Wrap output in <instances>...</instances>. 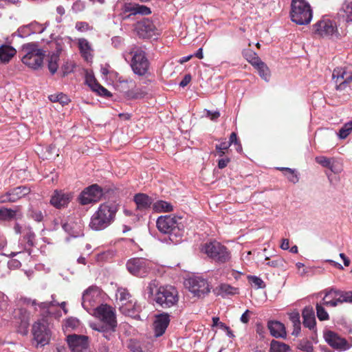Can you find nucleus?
Here are the masks:
<instances>
[{"instance_id": "obj_29", "label": "nucleus", "mask_w": 352, "mask_h": 352, "mask_svg": "<svg viewBox=\"0 0 352 352\" xmlns=\"http://www.w3.org/2000/svg\"><path fill=\"white\" fill-rule=\"evenodd\" d=\"M302 316L303 325L311 330L315 329L316 321L313 308L311 307H305L302 310Z\"/></svg>"}, {"instance_id": "obj_44", "label": "nucleus", "mask_w": 352, "mask_h": 352, "mask_svg": "<svg viewBox=\"0 0 352 352\" xmlns=\"http://www.w3.org/2000/svg\"><path fill=\"white\" fill-rule=\"evenodd\" d=\"M16 211L6 208H0V221H6L13 219L16 215Z\"/></svg>"}, {"instance_id": "obj_16", "label": "nucleus", "mask_w": 352, "mask_h": 352, "mask_svg": "<svg viewBox=\"0 0 352 352\" xmlns=\"http://www.w3.org/2000/svg\"><path fill=\"white\" fill-rule=\"evenodd\" d=\"M30 189L26 186H18L0 197L1 203L15 202L21 197L28 195Z\"/></svg>"}, {"instance_id": "obj_53", "label": "nucleus", "mask_w": 352, "mask_h": 352, "mask_svg": "<svg viewBox=\"0 0 352 352\" xmlns=\"http://www.w3.org/2000/svg\"><path fill=\"white\" fill-rule=\"evenodd\" d=\"M340 300V304L344 302L352 303V291L341 290Z\"/></svg>"}, {"instance_id": "obj_49", "label": "nucleus", "mask_w": 352, "mask_h": 352, "mask_svg": "<svg viewBox=\"0 0 352 352\" xmlns=\"http://www.w3.org/2000/svg\"><path fill=\"white\" fill-rule=\"evenodd\" d=\"M352 131V121H349L344 124L340 129L339 136L341 139L346 138Z\"/></svg>"}, {"instance_id": "obj_10", "label": "nucleus", "mask_w": 352, "mask_h": 352, "mask_svg": "<svg viewBox=\"0 0 352 352\" xmlns=\"http://www.w3.org/2000/svg\"><path fill=\"white\" fill-rule=\"evenodd\" d=\"M32 333L34 340L37 343V346H43L49 343L50 333L47 327L46 321L44 319L42 320H38L33 324Z\"/></svg>"}, {"instance_id": "obj_15", "label": "nucleus", "mask_w": 352, "mask_h": 352, "mask_svg": "<svg viewBox=\"0 0 352 352\" xmlns=\"http://www.w3.org/2000/svg\"><path fill=\"white\" fill-rule=\"evenodd\" d=\"M66 340L72 352H82L88 346V337L86 336L69 335Z\"/></svg>"}, {"instance_id": "obj_45", "label": "nucleus", "mask_w": 352, "mask_h": 352, "mask_svg": "<svg viewBox=\"0 0 352 352\" xmlns=\"http://www.w3.org/2000/svg\"><path fill=\"white\" fill-rule=\"evenodd\" d=\"M265 261H267L266 265L274 268H283L285 267V261L281 257H276V258L270 261L269 257L265 258Z\"/></svg>"}, {"instance_id": "obj_63", "label": "nucleus", "mask_w": 352, "mask_h": 352, "mask_svg": "<svg viewBox=\"0 0 352 352\" xmlns=\"http://www.w3.org/2000/svg\"><path fill=\"white\" fill-rule=\"evenodd\" d=\"M191 80V76L190 74L185 75L182 81L179 82V86L184 87H186Z\"/></svg>"}, {"instance_id": "obj_48", "label": "nucleus", "mask_w": 352, "mask_h": 352, "mask_svg": "<svg viewBox=\"0 0 352 352\" xmlns=\"http://www.w3.org/2000/svg\"><path fill=\"white\" fill-rule=\"evenodd\" d=\"M316 162L322 166L323 167L329 168L331 171H333V164L331 160L324 156L316 157L315 159Z\"/></svg>"}, {"instance_id": "obj_62", "label": "nucleus", "mask_w": 352, "mask_h": 352, "mask_svg": "<svg viewBox=\"0 0 352 352\" xmlns=\"http://www.w3.org/2000/svg\"><path fill=\"white\" fill-rule=\"evenodd\" d=\"M250 311L248 309H247L242 314V316H241V318H240V320H241V322H243L244 324L248 323V322L250 320Z\"/></svg>"}, {"instance_id": "obj_41", "label": "nucleus", "mask_w": 352, "mask_h": 352, "mask_svg": "<svg viewBox=\"0 0 352 352\" xmlns=\"http://www.w3.org/2000/svg\"><path fill=\"white\" fill-rule=\"evenodd\" d=\"M289 320L293 324L294 331L292 335L298 336L300 331V320L298 312H292L289 314Z\"/></svg>"}, {"instance_id": "obj_34", "label": "nucleus", "mask_w": 352, "mask_h": 352, "mask_svg": "<svg viewBox=\"0 0 352 352\" xmlns=\"http://www.w3.org/2000/svg\"><path fill=\"white\" fill-rule=\"evenodd\" d=\"M117 297L120 302V306L132 304L134 301L131 294L125 288H119L117 291Z\"/></svg>"}, {"instance_id": "obj_19", "label": "nucleus", "mask_w": 352, "mask_h": 352, "mask_svg": "<svg viewBox=\"0 0 352 352\" xmlns=\"http://www.w3.org/2000/svg\"><path fill=\"white\" fill-rule=\"evenodd\" d=\"M324 293V296L322 298V305L330 307H336L340 305L341 290L329 288L325 289Z\"/></svg>"}, {"instance_id": "obj_17", "label": "nucleus", "mask_w": 352, "mask_h": 352, "mask_svg": "<svg viewBox=\"0 0 352 352\" xmlns=\"http://www.w3.org/2000/svg\"><path fill=\"white\" fill-rule=\"evenodd\" d=\"M63 229L71 236L78 237L83 234L82 223L80 220L75 221L73 218H68L62 222Z\"/></svg>"}, {"instance_id": "obj_23", "label": "nucleus", "mask_w": 352, "mask_h": 352, "mask_svg": "<svg viewBox=\"0 0 352 352\" xmlns=\"http://www.w3.org/2000/svg\"><path fill=\"white\" fill-rule=\"evenodd\" d=\"M133 201L135 203L136 209L140 211H146L153 204V199L144 193L135 194Z\"/></svg>"}, {"instance_id": "obj_52", "label": "nucleus", "mask_w": 352, "mask_h": 352, "mask_svg": "<svg viewBox=\"0 0 352 352\" xmlns=\"http://www.w3.org/2000/svg\"><path fill=\"white\" fill-rule=\"evenodd\" d=\"M58 57L57 56H52L48 63V69L52 74H54L58 69L57 60Z\"/></svg>"}, {"instance_id": "obj_55", "label": "nucleus", "mask_w": 352, "mask_h": 352, "mask_svg": "<svg viewBox=\"0 0 352 352\" xmlns=\"http://www.w3.org/2000/svg\"><path fill=\"white\" fill-rule=\"evenodd\" d=\"M299 349L305 352H313L314 351V346H313L312 344L309 342L301 343L299 346Z\"/></svg>"}, {"instance_id": "obj_58", "label": "nucleus", "mask_w": 352, "mask_h": 352, "mask_svg": "<svg viewBox=\"0 0 352 352\" xmlns=\"http://www.w3.org/2000/svg\"><path fill=\"white\" fill-rule=\"evenodd\" d=\"M227 143H230V146L232 144L238 145L239 147H240V148L241 149V146L240 142H239V141L237 139V135H236V133L235 132H232L230 134L229 142H227Z\"/></svg>"}, {"instance_id": "obj_56", "label": "nucleus", "mask_w": 352, "mask_h": 352, "mask_svg": "<svg viewBox=\"0 0 352 352\" xmlns=\"http://www.w3.org/2000/svg\"><path fill=\"white\" fill-rule=\"evenodd\" d=\"M32 217L36 221L40 222L43 219V214L41 210H33L31 214Z\"/></svg>"}, {"instance_id": "obj_2", "label": "nucleus", "mask_w": 352, "mask_h": 352, "mask_svg": "<svg viewBox=\"0 0 352 352\" xmlns=\"http://www.w3.org/2000/svg\"><path fill=\"white\" fill-rule=\"evenodd\" d=\"M19 54L22 63L30 69L36 70L43 65L44 52L35 43L23 44Z\"/></svg>"}, {"instance_id": "obj_43", "label": "nucleus", "mask_w": 352, "mask_h": 352, "mask_svg": "<svg viewBox=\"0 0 352 352\" xmlns=\"http://www.w3.org/2000/svg\"><path fill=\"white\" fill-rule=\"evenodd\" d=\"M23 239L26 241L25 250L28 252L29 254H30L31 248L34 245L35 234L33 232L29 230L24 235Z\"/></svg>"}, {"instance_id": "obj_39", "label": "nucleus", "mask_w": 352, "mask_h": 352, "mask_svg": "<svg viewBox=\"0 0 352 352\" xmlns=\"http://www.w3.org/2000/svg\"><path fill=\"white\" fill-rule=\"evenodd\" d=\"M153 208L156 212H171L173 210V206L168 202L159 200L153 204Z\"/></svg>"}, {"instance_id": "obj_57", "label": "nucleus", "mask_w": 352, "mask_h": 352, "mask_svg": "<svg viewBox=\"0 0 352 352\" xmlns=\"http://www.w3.org/2000/svg\"><path fill=\"white\" fill-rule=\"evenodd\" d=\"M206 116L211 120L214 121L219 118L220 113L218 111H211L210 110H206Z\"/></svg>"}, {"instance_id": "obj_22", "label": "nucleus", "mask_w": 352, "mask_h": 352, "mask_svg": "<svg viewBox=\"0 0 352 352\" xmlns=\"http://www.w3.org/2000/svg\"><path fill=\"white\" fill-rule=\"evenodd\" d=\"M137 30L140 36L151 37L155 35L156 28L151 21L149 19H144L138 23Z\"/></svg>"}, {"instance_id": "obj_6", "label": "nucleus", "mask_w": 352, "mask_h": 352, "mask_svg": "<svg viewBox=\"0 0 352 352\" xmlns=\"http://www.w3.org/2000/svg\"><path fill=\"white\" fill-rule=\"evenodd\" d=\"M155 300L163 308H169L178 301V292L172 286L160 287L155 294Z\"/></svg>"}, {"instance_id": "obj_27", "label": "nucleus", "mask_w": 352, "mask_h": 352, "mask_svg": "<svg viewBox=\"0 0 352 352\" xmlns=\"http://www.w3.org/2000/svg\"><path fill=\"white\" fill-rule=\"evenodd\" d=\"M267 327L270 330V334L276 338H285L287 336V332L285 325L278 321H269Z\"/></svg>"}, {"instance_id": "obj_38", "label": "nucleus", "mask_w": 352, "mask_h": 352, "mask_svg": "<svg viewBox=\"0 0 352 352\" xmlns=\"http://www.w3.org/2000/svg\"><path fill=\"white\" fill-rule=\"evenodd\" d=\"M98 294V291L96 287H90L87 289H86L82 295V306L85 307L87 303L89 304V305H91V302L93 300V298L94 296V294Z\"/></svg>"}, {"instance_id": "obj_14", "label": "nucleus", "mask_w": 352, "mask_h": 352, "mask_svg": "<svg viewBox=\"0 0 352 352\" xmlns=\"http://www.w3.org/2000/svg\"><path fill=\"white\" fill-rule=\"evenodd\" d=\"M94 315L101 322L102 324H117L116 314L113 309L107 305H101L94 310Z\"/></svg>"}, {"instance_id": "obj_12", "label": "nucleus", "mask_w": 352, "mask_h": 352, "mask_svg": "<svg viewBox=\"0 0 352 352\" xmlns=\"http://www.w3.org/2000/svg\"><path fill=\"white\" fill-rule=\"evenodd\" d=\"M103 195L102 188L98 184H92L85 188L79 195V202L87 205L98 201Z\"/></svg>"}, {"instance_id": "obj_33", "label": "nucleus", "mask_w": 352, "mask_h": 352, "mask_svg": "<svg viewBox=\"0 0 352 352\" xmlns=\"http://www.w3.org/2000/svg\"><path fill=\"white\" fill-rule=\"evenodd\" d=\"M338 14L346 23L352 22V0L345 1Z\"/></svg>"}, {"instance_id": "obj_1", "label": "nucleus", "mask_w": 352, "mask_h": 352, "mask_svg": "<svg viewBox=\"0 0 352 352\" xmlns=\"http://www.w3.org/2000/svg\"><path fill=\"white\" fill-rule=\"evenodd\" d=\"M118 208L115 203L106 202L100 204L91 218L90 228L98 231L109 226L114 221Z\"/></svg>"}, {"instance_id": "obj_64", "label": "nucleus", "mask_w": 352, "mask_h": 352, "mask_svg": "<svg viewBox=\"0 0 352 352\" xmlns=\"http://www.w3.org/2000/svg\"><path fill=\"white\" fill-rule=\"evenodd\" d=\"M280 248L286 250L289 248V241L287 239H283L280 245Z\"/></svg>"}, {"instance_id": "obj_36", "label": "nucleus", "mask_w": 352, "mask_h": 352, "mask_svg": "<svg viewBox=\"0 0 352 352\" xmlns=\"http://www.w3.org/2000/svg\"><path fill=\"white\" fill-rule=\"evenodd\" d=\"M254 67L258 71L261 78L266 82L270 80L271 72L267 65L263 61L261 60Z\"/></svg>"}, {"instance_id": "obj_7", "label": "nucleus", "mask_w": 352, "mask_h": 352, "mask_svg": "<svg viewBox=\"0 0 352 352\" xmlns=\"http://www.w3.org/2000/svg\"><path fill=\"white\" fill-rule=\"evenodd\" d=\"M313 32L319 37L331 38L339 35L338 27L333 21L322 18L313 25Z\"/></svg>"}, {"instance_id": "obj_8", "label": "nucleus", "mask_w": 352, "mask_h": 352, "mask_svg": "<svg viewBox=\"0 0 352 352\" xmlns=\"http://www.w3.org/2000/svg\"><path fill=\"white\" fill-rule=\"evenodd\" d=\"M185 285L194 296L199 298L204 297L210 292L211 287L208 282L201 277L190 278L186 281Z\"/></svg>"}, {"instance_id": "obj_28", "label": "nucleus", "mask_w": 352, "mask_h": 352, "mask_svg": "<svg viewBox=\"0 0 352 352\" xmlns=\"http://www.w3.org/2000/svg\"><path fill=\"white\" fill-rule=\"evenodd\" d=\"M216 296H220L226 298L230 296H234L239 293L238 287H233L227 283H221L213 290Z\"/></svg>"}, {"instance_id": "obj_42", "label": "nucleus", "mask_w": 352, "mask_h": 352, "mask_svg": "<svg viewBox=\"0 0 352 352\" xmlns=\"http://www.w3.org/2000/svg\"><path fill=\"white\" fill-rule=\"evenodd\" d=\"M278 169L283 173L284 175L289 182L293 184H296L298 182L299 179L294 169L285 167L278 168Z\"/></svg>"}, {"instance_id": "obj_61", "label": "nucleus", "mask_w": 352, "mask_h": 352, "mask_svg": "<svg viewBox=\"0 0 352 352\" xmlns=\"http://www.w3.org/2000/svg\"><path fill=\"white\" fill-rule=\"evenodd\" d=\"M230 162V158H223L218 161V167L220 169L224 168L227 166L228 164Z\"/></svg>"}, {"instance_id": "obj_11", "label": "nucleus", "mask_w": 352, "mask_h": 352, "mask_svg": "<svg viewBox=\"0 0 352 352\" xmlns=\"http://www.w3.org/2000/svg\"><path fill=\"white\" fill-rule=\"evenodd\" d=\"M131 66L135 74L144 76L148 72L149 62L146 56V53L142 50H137L133 52Z\"/></svg>"}, {"instance_id": "obj_50", "label": "nucleus", "mask_w": 352, "mask_h": 352, "mask_svg": "<svg viewBox=\"0 0 352 352\" xmlns=\"http://www.w3.org/2000/svg\"><path fill=\"white\" fill-rule=\"evenodd\" d=\"M230 146V143H227V142H223L219 144H217L215 146L217 155L219 157H223Z\"/></svg>"}, {"instance_id": "obj_40", "label": "nucleus", "mask_w": 352, "mask_h": 352, "mask_svg": "<svg viewBox=\"0 0 352 352\" xmlns=\"http://www.w3.org/2000/svg\"><path fill=\"white\" fill-rule=\"evenodd\" d=\"M290 351L289 345L273 340L270 344V352H288Z\"/></svg>"}, {"instance_id": "obj_32", "label": "nucleus", "mask_w": 352, "mask_h": 352, "mask_svg": "<svg viewBox=\"0 0 352 352\" xmlns=\"http://www.w3.org/2000/svg\"><path fill=\"white\" fill-rule=\"evenodd\" d=\"M16 54V50L8 45L0 46V60L2 63H7Z\"/></svg>"}, {"instance_id": "obj_13", "label": "nucleus", "mask_w": 352, "mask_h": 352, "mask_svg": "<svg viewBox=\"0 0 352 352\" xmlns=\"http://www.w3.org/2000/svg\"><path fill=\"white\" fill-rule=\"evenodd\" d=\"M151 263L143 258H133L126 263L128 271L138 276H144L151 270Z\"/></svg>"}, {"instance_id": "obj_9", "label": "nucleus", "mask_w": 352, "mask_h": 352, "mask_svg": "<svg viewBox=\"0 0 352 352\" xmlns=\"http://www.w3.org/2000/svg\"><path fill=\"white\" fill-rule=\"evenodd\" d=\"M332 82L336 91L345 90L352 82V72L344 67L335 68L332 73Z\"/></svg>"}, {"instance_id": "obj_59", "label": "nucleus", "mask_w": 352, "mask_h": 352, "mask_svg": "<svg viewBox=\"0 0 352 352\" xmlns=\"http://www.w3.org/2000/svg\"><path fill=\"white\" fill-rule=\"evenodd\" d=\"M76 28L81 32L89 30V24L86 22L79 21L76 23Z\"/></svg>"}, {"instance_id": "obj_51", "label": "nucleus", "mask_w": 352, "mask_h": 352, "mask_svg": "<svg viewBox=\"0 0 352 352\" xmlns=\"http://www.w3.org/2000/svg\"><path fill=\"white\" fill-rule=\"evenodd\" d=\"M79 320L74 318H69L65 320V328L66 330L75 329L79 326Z\"/></svg>"}, {"instance_id": "obj_37", "label": "nucleus", "mask_w": 352, "mask_h": 352, "mask_svg": "<svg viewBox=\"0 0 352 352\" xmlns=\"http://www.w3.org/2000/svg\"><path fill=\"white\" fill-rule=\"evenodd\" d=\"M79 49L82 56L88 60L91 57V48L89 43L85 38H80L78 41Z\"/></svg>"}, {"instance_id": "obj_47", "label": "nucleus", "mask_w": 352, "mask_h": 352, "mask_svg": "<svg viewBox=\"0 0 352 352\" xmlns=\"http://www.w3.org/2000/svg\"><path fill=\"white\" fill-rule=\"evenodd\" d=\"M16 316H21V325L24 327L25 329H27L29 322H28V314L27 311L25 309L21 308L17 310V311L15 312Z\"/></svg>"}, {"instance_id": "obj_35", "label": "nucleus", "mask_w": 352, "mask_h": 352, "mask_svg": "<svg viewBox=\"0 0 352 352\" xmlns=\"http://www.w3.org/2000/svg\"><path fill=\"white\" fill-rule=\"evenodd\" d=\"M243 56L253 67L261 61L257 54L251 49H245L243 51Z\"/></svg>"}, {"instance_id": "obj_26", "label": "nucleus", "mask_w": 352, "mask_h": 352, "mask_svg": "<svg viewBox=\"0 0 352 352\" xmlns=\"http://www.w3.org/2000/svg\"><path fill=\"white\" fill-rule=\"evenodd\" d=\"M91 328L101 333L102 336L107 340L114 338V333L117 324H92Z\"/></svg>"}, {"instance_id": "obj_24", "label": "nucleus", "mask_w": 352, "mask_h": 352, "mask_svg": "<svg viewBox=\"0 0 352 352\" xmlns=\"http://www.w3.org/2000/svg\"><path fill=\"white\" fill-rule=\"evenodd\" d=\"M123 85H127L128 87H131V89L124 91V96L129 99H138L141 98L144 96V93L142 91V89L139 88H135V83L132 80H126L122 82Z\"/></svg>"}, {"instance_id": "obj_3", "label": "nucleus", "mask_w": 352, "mask_h": 352, "mask_svg": "<svg viewBox=\"0 0 352 352\" xmlns=\"http://www.w3.org/2000/svg\"><path fill=\"white\" fill-rule=\"evenodd\" d=\"M181 219V217L175 215L161 216L157 220V228L160 232L170 234L171 241L175 240L177 242V238L181 237L183 233L182 225L179 222Z\"/></svg>"}, {"instance_id": "obj_31", "label": "nucleus", "mask_w": 352, "mask_h": 352, "mask_svg": "<svg viewBox=\"0 0 352 352\" xmlns=\"http://www.w3.org/2000/svg\"><path fill=\"white\" fill-rule=\"evenodd\" d=\"M120 311L126 316H130L133 318H140V312L141 310L140 306L135 300L133 301L132 304L128 305L120 306Z\"/></svg>"}, {"instance_id": "obj_4", "label": "nucleus", "mask_w": 352, "mask_h": 352, "mask_svg": "<svg viewBox=\"0 0 352 352\" xmlns=\"http://www.w3.org/2000/svg\"><path fill=\"white\" fill-rule=\"evenodd\" d=\"M290 12L292 21L298 25L309 24L312 19V10L305 0H292Z\"/></svg>"}, {"instance_id": "obj_60", "label": "nucleus", "mask_w": 352, "mask_h": 352, "mask_svg": "<svg viewBox=\"0 0 352 352\" xmlns=\"http://www.w3.org/2000/svg\"><path fill=\"white\" fill-rule=\"evenodd\" d=\"M69 101L70 100L67 95L63 93L58 94V102L64 105L68 104Z\"/></svg>"}, {"instance_id": "obj_25", "label": "nucleus", "mask_w": 352, "mask_h": 352, "mask_svg": "<svg viewBox=\"0 0 352 352\" xmlns=\"http://www.w3.org/2000/svg\"><path fill=\"white\" fill-rule=\"evenodd\" d=\"M86 83L94 91L96 92L99 96L105 97L111 96L110 91H109L106 88L99 84L93 76H86Z\"/></svg>"}, {"instance_id": "obj_30", "label": "nucleus", "mask_w": 352, "mask_h": 352, "mask_svg": "<svg viewBox=\"0 0 352 352\" xmlns=\"http://www.w3.org/2000/svg\"><path fill=\"white\" fill-rule=\"evenodd\" d=\"M122 9L124 12H129L131 14L134 15L137 14L148 15L151 13L149 8L135 3H124Z\"/></svg>"}, {"instance_id": "obj_46", "label": "nucleus", "mask_w": 352, "mask_h": 352, "mask_svg": "<svg viewBox=\"0 0 352 352\" xmlns=\"http://www.w3.org/2000/svg\"><path fill=\"white\" fill-rule=\"evenodd\" d=\"M324 305H322V302L321 303H317L316 305V314L318 318L321 320H327L329 318V316L325 309L324 308Z\"/></svg>"}, {"instance_id": "obj_20", "label": "nucleus", "mask_w": 352, "mask_h": 352, "mask_svg": "<svg viewBox=\"0 0 352 352\" xmlns=\"http://www.w3.org/2000/svg\"><path fill=\"white\" fill-rule=\"evenodd\" d=\"M324 338L327 342L336 349H346L348 348L347 341L337 333L328 331L324 333Z\"/></svg>"}, {"instance_id": "obj_18", "label": "nucleus", "mask_w": 352, "mask_h": 352, "mask_svg": "<svg viewBox=\"0 0 352 352\" xmlns=\"http://www.w3.org/2000/svg\"><path fill=\"white\" fill-rule=\"evenodd\" d=\"M72 198V195L71 193L56 190L51 197L50 204L56 208L60 209L67 206Z\"/></svg>"}, {"instance_id": "obj_21", "label": "nucleus", "mask_w": 352, "mask_h": 352, "mask_svg": "<svg viewBox=\"0 0 352 352\" xmlns=\"http://www.w3.org/2000/svg\"><path fill=\"white\" fill-rule=\"evenodd\" d=\"M170 322L169 316L167 314H160L157 316L154 323V331L156 337L162 336Z\"/></svg>"}, {"instance_id": "obj_5", "label": "nucleus", "mask_w": 352, "mask_h": 352, "mask_svg": "<svg viewBox=\"0 0 352 352\" xmlns=\"http://www.w3.org/2000/svg\"><path fill=\"white\" fill-rule=\"evenodd\" d=\"M204 250L208 256L219 263H225L231 258L228 248L216 241L206 243Z\"/></svg>"}, {"instance_id": "obj_54", "label": "nucleus", "mask_w": 352, "mask_h": 352, "mask_svg": "<svg viewBox=\"0 0 352 352\" xmlns=\"http://www.w3.org/2000/svg\"><path fill=\"white\" fill-rule=\"evenodd\" d=\"M248 279L258 288H263L265 287V284L263 280L257 276H251L248 277Z\"/></svg>"}]
</instances>
